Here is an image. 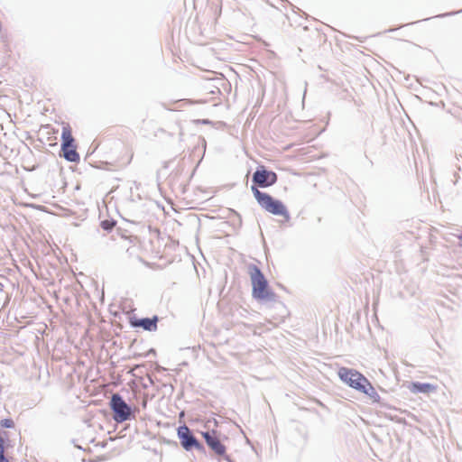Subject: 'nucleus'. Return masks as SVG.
Masks as SVG:
<instances>
[{"label":"nucleus","mask_w":462,"mask_h":462,"mask_svg":"<svg viewBox=\"0 0 462 462\" xmlns=\"http://www.w3.org/2000/svg\"><path fill=\"white\" fill-rule=\"evenodd\" d=\"M0 462H9L8 459L5 457V440L0 436Z\"/></svg>","instance_id":"nucleus-11"},{"label":"nucleus","mask_w":462,"mask_h":462,"mask_svg":"<svg viewBox=\"0 0 462 462\" xmlns=\"http://www.w3.org/2000/svg\"><path fill=\"white\" fill-rule=\"evenodd\" d=\"M61 140V152H63L64 158L69 162H78L79 160V154L76 151L72 129L67 123L62 124Z\"/></svg>","instance_id":"nucleus-4"},{"label":"nucleus","mask_w":462,"mask_h":462,"mask_svg":"<svg viewBox=\"0 0 462 462\" xmlns=\"http://www.w3.org/2000/svg\"><path fill=\"white\" fill-rule=\"evenodd\" d=\"M253 180L260 187H268L276 182L277 175L273 171H267L264 166H260L254 173Z\"/></svg>","instance_id":"nucleus-7"},{"label":"nucleus","mask_w":462,"mask_h":462,"mask_svg":"<svg viewBox=\"0 0 462 462\" xmlns=\"http://www.w3.org/2000/svg\"><path fill=\"white\" fill-rule=\"evenodd\" d=\"M337 374L339 378L351 388L370 396L377 395L369 380L356 370L340 367L337 371Z\"/></svg>","instance_id":"nucleus-1"},{"label":"nucleus","mask_w":462,"mask_h":462,"mask_svg":"<svg viewBox=\"0 0 462 462\" xmlns=\"http://www.w3.org/2000/svg\"><path fill=\"white\" fill-rule=\"evenodd\" d=\"M409 390L412 393H430L437 390V386L431 383H411L409 385Z\"/></svg>","instance_id":"nucleus-10"},{"label":"nucleus","mask_w":462,"mask_h":462,"mask_svg":"<svg viewBox=\"0 0 462 462\" xmlns=\"http://www.w3.org/2000/svg\"><path fill=\"white\" fill-rule=\"evenodd\" d=\"M1 426L4 428H13L14 423L11 419H5L1 420Z\"/></svg>","instance_id":"nucleus-13"},{"label":"nucleus","mask_w":462,"mask_h":462,"mask_svg":"<svg viewBox=\"0 0 462 462\" xmlns=\"http://www.w3.org/2000/svg\"><path fill=\"white\" fill-rule=\"evenodd\" d=\"M254 198L260 206L267 212L289 218V213L285 206L279 200L274 199L272 196L267 193L261 192L257 188L252 187Z\"/></svg>","instance_id":"nucleus-3"},{"label":"nucleus","mask_w":462,"mask_h":462,"mask_svg":"<svg viewBox=\"0 0 462 462\" xmlns=\"http://www.w3.org/2000/svg\"><path fill=\"white\" fill-rule=\"evenodd\" d=\"M178 437L182 448L186 450H190L193 448L197 449L202 448L201 444L196 439V438L191 434L189 429L185 425L179 427Z\"/></svg>","instance_id":"nucleus-6"},{"label":"nucleus","mask_w":462,"mask_h":462,"mask_svg":"<svg viewBox=\"0 0 462 462\" xmlns=\"http://www.w3.org/2000/svg\"><path fill=\"white\" fill-rule=\"evenodd\" d=\"M208 446L218 456L226 453V447L221 443L216 431L202 433Z\"/></svg>","instance_id":"nucleus-8"},{"label":"nucleus","mask_w":462,"mask_h":462,"mask_svg":"<svg viewBox=\"0 0 462 462\" xmlns=\"http://www.w3.org/2000/svg\"><path fill=\"white\" fill-rule=\"evenodd\" d=\"M116 226V221L114 220H103L101 222V227L104 230H111Z\"/></svg>","instance_id":"nucleus-12"},{"label":"nucleus","mask_w":462,"mask_h":462,"mask_svg":"<svg viewBox=\"0 0 462 462\" xmlns=\"http://www.w3.org/2000/svg\"><path fill=\"white\" fill-rule=\"evenodd\" d=\"M48 129V133H51L52 134H55L57 133V131H55L54 129L52 128H47Z\"/></svg>","instance_id":"nucleus-14"},{"label":"nucleus","mask_w":462,"mask_h":462,"mask_svg":"<svg viewBox=\"0 0 462 462\" xmlns=\"http://www.w3.org/2000/svg\"><path fill=\"white\" fill-rule=\"evenodd\" d=\"M110 405L111 409L115 412L114 419L116 421L123 422L129 419L131 414V409L120 395L113 394Z\"/></svg>","instance_id":"nucleus-5"},{"label":"nucleus","mask_w":462,"mask_h":462,"mask_svg":"<svg viewBox=\"0 0 462 462\" xmlns=\"http://www.w3.org/2000/svg\"><path fill=\"white\" fill-rule=\"evenodd\" d=\"M249 274L252 282V294L254 298L257 300L274 298V293L270 290L267 280L257 266H251Z\"/></svg>","instance_id":"nucleus-2"},{"label":"nucleus","mask_w":462,"mask_h":462,"mask_svg":"<svg viewBox=\"0 0 462 462\" xmlns=\"http://www.w3.org/2000/svg\"><path fill=\"white\" fill-rule=\"evenodd\" d=\"M157 317H153L152 319H132L130 322L133 327H142L145 330L154 331L157 328Z\"/></svg>","instance_id":"nucleus-9"}]
</instances>
